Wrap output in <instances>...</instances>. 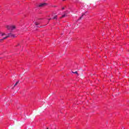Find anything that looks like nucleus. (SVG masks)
Wrapping results in <instances>:
<instances>
[{"label":"nucleus","instance_id":"1a4fd4ad","mask_svg":"<svg viewBox=\"0 0 129 129\" xmlns=\"http://www.w3.org/2000/svg\"><path fill=\"white\" fill-rule=\"evenodd\" d=\"M66 17V14H64L62 15L61 17H60V19H62V18H65Z\"/></svg>","mask_w":129,"mask_h":129},{"label":"nucleus","instance_id":"f8f14e48","mask_svg":"<svg viewBox=\"0 0 129 129\" xmlns=\"http://www.w3.org/2000/svg\"><path fill=\"white\" fill-rule=\"evenodd\" d=\"M64 9H65V8H64V7H62V10H64Z\"/></svg>","mask_w":129,"mask_h":129},{"label":"nucleus","instance_id":"2eb2a0df","mask_svg":"<svg viewBox=\"0 0 129 129\" xmlns=\"http://www.w3.org/2000/svg\"><path fill=\"white\" fill-rule=\"evenodd\" d=\"M62 1H66V0H62Z\"/></svg>","mask_w":129,"mask_h":129},{"label":"nucleus","instance_id":"423d86ee","mask_svg":"<svg viewBox=\"0 0 129 129\" xmlns=\"http://www.w3.org/2000/svg\"><path fill=\"white\" fill-rule=\"evenodd\" d=\"M72 73H74V74H77L78 75V76L79 75L77 72H72Z\"/></svg>","mask_w":129,"mask_h":129},{"label":"nucleus","instance_id":"9d476101","mask_svg":"<svg viewBox=\"0 0 129 129\" xmlns=\"http://www.w3.org/2000/svg\"><path fill=\"white\" fill-rule=\"evenodd\" d=\"M35 24L36 25V26H38V25H40V23L37 22H35Z\"/></svg>","mask_w":129,"mask_h":129},{"label":"nucleus","instance_id":"39448f33","mask_svg":"<svg viewBox=\"0 0 129 129\" xmlns=\"http://www.w3.org/2000/svg\"><path fill=\"white\" fill-rule=\"evenodd\" d=\"M58 19V16L57 15H55L53 18L52 20H57Z\"/></svg>","mask_w":129,"mask_h":129},{"label":"nucleus","instance_id":"0eeeda50","mask_svg":"<svg viewBox=\"0 0 129 129\" xmlns=\"http://www.w3.org/2000/svg\"><path fill=\"white\" fill-rule=\"evenodd\" d=\"M18 84H19V81H18L16 83V84L14 85V87H15V86H17L18 85Z\"/></svg>","mask_w":129,"mask_h":129},{"label":"nucleus","instance_id":"7ed1b4c3","mask_svg":"<svg viewBox=\"0 0 129 129\" xmlns=\"http://www.w3.org/2000/svg\"><path fill=\"white\" fill-rule=\"evenodd\" d=\"M8 36H9L11 38H15V34H12V33L8 34Z\"/></svg>","mask_w":129,"mask_h":129},{"label":"nucleus","instance_id":"ddd939ff","mask_svg":"<svg viewBox=\"0 0 129 129\" xmlns=\"http://www.w3.org/2000/svg\"><path fill=\"white\" fill-rule=\"evenodd\" d=\"M51 20H52V18H50L49 19H48V21H50Z\"/></svg>","mask_w":129,"mask_h":129},{"label":"nucleus","instance_id":"f03ea898","mask_svg":"<svg viewBox=\"0 0 129 129\" xmlns=\"http://www.w3.org/2000/svg\"><path fill=\"white\" fill-rule=\"evenodd\" d=\"M47 3H40L38 7L39 8H44V7H46L47 6Z\"/></svg>","mask_w":129,"mask_h":129},{"label":"nucleus","instance_id":"9b49d317","mask_svg":"<svg viewBox=\"0 0 129 129\" xmlns=\"http://www.w3.org/2000/svg\"><path fill=\"white\" fill-rule=\"evenodd\" d=\"M6 36V33H2V36Z\"/></svg>","mask_w":129,"mask_h":129},{"label":"nucleus","instance_id":"6e6552de","mask_svg":"<svg viewBox=\"0 0 129 129\" xmlns=\"http://www.w3.org/2000/svg\"><path fill=\"white\" fill-rule=\"evenodd\" d=\"M83 16H85V14H83L82 15V17H80V20H81V19H82V17H83Z\"/></svg>","mask_w":129,"mask_h":129},{"label":"nucleus","instance_id":"f257e3e1","mask_svg":"<svg viewBox=\"0 0 129 129\" xmlns=\"http://www.w3.org/2000/svg\"><path fill=\"white\" fill-rule=\"evenodd\" d=\"M6 28L8 29V30H10L11 31H13L16 29V26H15V25H11V26L7 25V26H6Z\"/></svg>","mask_w":129,"mask_h":129},{"label":"nucleus","instance_id":"4468645a","mask_svg":"<svg viewBox=\"0 0 129 129\" xmlns=\"http://www.w3.org/2000/svg\"><path fill=\"white\" fill-rule=\"evenodd\" d=\"M48 128H49L48 127L47 128V129H48Z\"/></svg>","mask_w":129,"mask_h":129},{"label":"nucleus","instance_id":"20e7f679","mask_svg":"<svg viewBox=\"0 0 129 129\" xmlns=\"http://www.w3.org/2000/svg\"><path fill=\"white\" fill-rule=\"evenodd\" d=\"M8 38H10V36H7L4 37L3 39H1L0 41H4V40H6V39H8Z\"/></svg>","mask_w":129,"mask_h":129}]
</instances>
